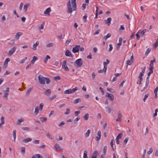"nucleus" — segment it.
I'll use <instances>...</instances> for the list:
<instances>
[{
	"mask_svg": "<svg viewBox=\"0 0 158 158\" xmlns=\"http://www.w3.org/2000/svg\"><path fill=\"white\" fill-rule=\"evenodd\" d=\"M105 96L106 97L109 98L110 99L111 101H113L114 100V97L112 94L107 93L106 94V95Z\"/></svg>",
	"mask_w": 158,
	"mask_h": 158,
	"instance_id": "nucleus-11",
	"label": "nucleus"
},
{
	"mask_svg": "<svg viewBox=\"0 0 158 158\" xmlns=\"http://www.w3.org/2000/svg\"><path fill=\"white\" fill-rule=\"evenodd\" d=\"M111 18L110 17L108 18L107 20H106V22L107 24H109L108 25H109L111 22Z\"/></svg>",
	"mask_w": 158,
	"mask_h": 158,
	"instance_id": "nucleus-30",
	"label": "nucleus"
},
{
	"mask_svg": "<svg viewBox=\"0 0 158 158\" xmlns=\"http://www.w3.org/2000/svg\"><path fill=\"white\" fill-rule=\"evenodd\" d=\"M22 129L23 130L25 131H29L30 130V128L29 127H22Z\"/></svg>",
	"mask_w": 158,
	"mask_h": 158,
	"instance_id": "nucleus-60",
	"label": "nucleus"
},
{
	"mask_svg": "<svg viewBox=\"0 0 158 158\" xmlns=\"http://www.w3.org/2000/svg\"><path fill=\"white\" fill-rule=\"evenodd\" d=\"M51 10L50 8L48 7L47 8L44 12V14L47 15H49V13L51 12Z\"/></svg>",
	"mask_w": 158,
	"mask_h": 158,
	"instance_id": "nucleus-15",
	"label": "nucleus"
},
{
	"mask_svg": "<svg viewBox=\"0 0 158 158\" xmlns=\"http://www.w3.org/2000/svg\"><path fill=\"white\" fill-rule=\"evenodd\" d=\"M122 114H121V111L120 110H119L118 113V118L116 119V121L121 122L122 120Z\"/></svg>",
	"mask_w": 158,
	"mask_h": 158,
	"instance_id": "nucleus-7",
	"label": "nucleus"
},
{
	"mask_svg": "<svg viewBox=\"0 0 158 158\" xmlns=\"http://www.w3.org/2000/svg\"><path fill=\"white\" fill-rule=\"evenodd\" d=\"M106 62H104L103 63L104 69H105V71H106L107 67V64H109L110 62L109 60L108 59H106Z\"/></svg>",
	"mask_w": 158,
	"mask_h": 158,
	"instance_id": "nucleus-13",
	"label": "nucleus"
},
{
	"mask_svg": "<svg viewBox=\"0 0 158 158\" xmlns=\"http://www.w3.org/2000/svg\"><path fill=\"white\" fill-rule=\"evenodd\" d=\"M54 148L56 151H62L63 149L61 148L60 145L58 143H56L54 146Z\"/></svg>",
	"mask_w": 158,
	"mask_h": 158,
	"instance_id": "nucleus-5",
	"label": "nucleus"
},
{
	"mask_svg": "<svg viewBox=\"0 0 158 158\" xmlns=\"http://www.w3.org/2000/svg\"><path fill=\"white\" fill-rule=\"evenodd\" d=\"M149 77H147L146 82V85H148L149 83Z\"/></svg>",
	"mask_w": 158,
	"mask_h": 158,
	"instance_id": "nucleus-62",
	"label": "nucleus"
},
{
	"mask_svg": "<svg viewBox=\"0 0 158 158\" xmlns=\"http://www.w3.org/2000/svg\"><path fill=\"white\" fill-rule=\"evenodd\" d=\"M16 48V47L14 46L9 50L8 52V55L10 56L12 55L15 51Z\"/></svg>",
	"mask_w": 158,
	"mask_h": 158,
	"instance_id": "nucleus-9",
	"label": "nucleus"
},
{
	"mask_svg": "<svg viewBox=\"0 0 158 158\" xmlns=\"http://www.w3.org/2000/svg\"><path fill=\"white\" fill-rule=\"evenodd\" d=\"M64 124L65 123L64 121H62L58 125V126L59 127H61L62 126L64 125Z\"/></svg>",
	"mask_w": 158,
	"mask_h": 158,
	"instance_id": "nucleus-57",
	"label": "nucleus"
},
{
	"mask_svg": "<svg viewBox=\"0 0 158 158\" xmlns=\"http://www.w3.org/2000/svg\"><path fill=\"white\" fill-rule=\"evenodd\" d=\"M80 47V45H75V47H73V48L72 52L74 53L78 52L79 50V48Z\"/></svg>",
	"mask_w": 158,
	"mask_h": 158,
	"instance_id": "nucleus-8",
	"label": "nucleus"
},
{
	"mask_svg": "<svg viewBox=\"0 0 158 158\" xmlns=\"http://www.w3.org/2000/svg\"><path fill=\"white\" fill-rule=\"evenodd\" d=\"M70 112V110L69 108H67L66 109V111L64 113L65 114H69Z\"/></svg>",
	"mask_w": 158,
	"mask_h": 158,
	"instance_id": "nucleus-58",
	"label": "nucleus"
},
{
	"mask_svg": "<svg viewBox=\"0 0 158 158\" xmlns=\"http://www.w3.org/2000/svg\"><path fill=\"white\" fill-rule=\"evenodd\" d=\"M158 46V39H157L155 43L153 44V47L155 48H156Z\"/></svg>",
	"mask_w": 158,
	"mask_h": 158,
	"instance_id": "nucleus-40",
	"label": "nucleus"
},
{
	"mask_svg": "<svg viewBox=\"0 0 158 158\" xmlns=\"http://www.w3.org/2000/svg\"><path fill=\"white\" fill-rule=\"evenodd\" d=\"M78 89V88L77 87H76L72 89H70L65 90L64 91V93L65 94H72L77 91Z\"/></svg>",
	"mask_w": 158,
	"mask_h": 158,
	"instance_id": "nucleus-2",
	"label": "nucleus"
},
{
	"mask_svg": "<svg viewBox=\"0 0 158 158\" xmlns=\"http://www.w3.org/2000/svg\"><path fill=\"white\" fill-rule=\"evenodd\" d=\"M158 91V87L157 86L154 90V93L155 94V97L156 98L157 97V91Z\"/></svg>",
	"mask_w": 158,
	"mask_h": 158,
	"instance_id": "nucleus-29",
	"label": "nucleus"
},
{
	"mask_svg": "<svg viewBox=\"0 0 158 158\" xmlns=\"http://www.w3.org/2000/svg\"><path fill=\"white\" fill-rule=\"evenodd\" d=\"M16 130H14L13 131V133H12L13 136V138H14L13 141L14 142H15V140H16Z\"/></svg>",
	"mask_w": 158,
	"mask_h": 158,
	"instance_id": "nucleus-26",
	"label": "nucleus"
},
{
	"mask_svg": "<svg viewBox=\"0 0 158 158\" xmlns=\"http://www.w3.org/2000/svg\"><path fill=\"white\" fill-rule=\"evenodd\" d=\"M75 63L76 64L78 67H80L82 65L83 62L82 60V59L80 58L77 60L75 61Z\"/></svg>",
	"mask_w": 158,
	"mask_h": 158,
	"instance_id": "nucleus-6",
	"label": "nucleus"
},
{
	"mask_svg": "<svg viewBox=\"0 0 158 158\" xmlns=\"http://www.w3.org/2000/svg\"><path fill=\"white\" fill-rule=\"evenodd\" d=\"M24 121V118H20L18 119L17 122V124L19 125L22 122Z\"/></svg>",
	"mask_w": 158,
	"mask_h": 158,
	"instance_id": "nucleus-24",
	"label": "nucleus"
},
{
	"mask_svg": "<svg viewBox=\"0 0 158 158\" xmlns=\"http://www.w3.org/2000/svg\"><path fill=\"white\" fill-rule=\"evenodd\" d=\"M10 61V59L9 58H6L4 63L3 67L6 68L8 65V62Z\"/></svg>",
	"mask_w": 158,
	"mask_h": 158,
	"instance_id": "nucleus-14",
	"label": "nucleus"
},
{
	"mask_svg": "<svg viewBox=\"0 0 158 158\" xmlns=\"http://www.w3.org/2000/svg\"><path fill=\"white\" fill-rule=\"evenodd\" d=\"M71 40L69 39L66 41L65 44L66 45H68L71 42Z\"/></svg>",
	"mask_w": 158,
	"mask_h": 158,
	"instance_id": "nucleus-63",
	"label": "nucleus"
},
{
	"mask_svg": "<svg viewBox=\"0 0 158 158\" xmlns=\"http://www.w3.org/2000/svg\"><path fill=\"white\" fill-rule=\"evenodd\" d=\"M35 156L36 158H43V157L42 156H41L40 154H37L35 155Z\"/></svg>",
	"mask_w": 158,
	"mask_h": 158,
	"instance_id": "nucleus-50",
	"label": "nucleus"
},
{
	"mask_svg": "<svg viewBox=\"0 0 158 158\" xmlns=\"http://www.w3.org/2000/svg\"><path fill=\"white\" fill-rule=\"evenodd\" d=\"M30 6V4L29 3H27L24 5L23 9L25 12H27V8Z\"/></svg>",
	"mask_w": 158,
	"mask_h": 158,
	"instance_id": "nucleus-17",
	"label": "nucleus"
},
{
	"mask_svg": "<svg viewBox=\"0 0 158 158\" xmlns=\"http://www.w3.org/2000/svg\"><path fill=\"white\" fill-rule=\"evenodd\" d=\"M39 109H40L39 108V107L38 106H36L35 108L34 111V114L35 115H37L38 114Z\"/></svg>",
	"mask_w": 158,
	"mask_h": 158,
	"instance_id": "nucleus-28",
	"label": "nucleus"
},
{
	"mask_svg": "<svg viewBox=\"0 0 158 158\" xmlns=\"http://www.w3.org/2000/svg\"><path fill=\"white\" fill-rule=\"evenodd\" d=\"M123 135L122 133H120L117 136L116 139H121L122 137V136Z\"/></svg>",
	"mask_w": 158,
	"mask_h": 158,
	"instance_id": "nucleus-37",
	"label": "nucleus"
},
{
	"mask_svg": "<svg viewBox=\"0 0 158 158\" xmlns=\"http://www.w3.org/2000/svg\"><path fill=\"white\" fill-rule=\"evenodd\" d=\"M25 148L24 147H22L21 148V152L23 154H24L25 153Z\"/></svg>",
	"mask_w": 158,
	"mask_h": 158,
	"instance_id": "nucleus-43",
	"label": "nucleus"
},
{
	"mask_svg": "<svg viewBox=\"0 0 158 158\" xmlns=\"http://www.w3.org/2000/svg\"><path fill=\"white\" fill-rule=\"evenodd\" d=\"M44 106V105L43 103H41L40 104L39 106V108L40 110H43V107Z\"/></svg>",
	"mask_w": 158,
	"mask_h": 158,
	"instance_id": "nucleus-44",
	"label": "nucleus"
},
{
	"mask_svg": "<svg viewBox=\"0 0 158 158\" xmlns=\"http://www.w3.org/2000/svg\"><path fill=\"white\" fill-rule=\"evenodd\" d=\"M146 70V67L145 66L143 67L142 71L139 74V75L138 78L139 80L142 81L143 80V78L142 77L143 76L144 73L145 71Z\"/></svg>",
	"mask_w": 158,
	"mask_h": 158,
	"instance_id": "nucleus-4",
	"label": "nucleus"
},
{
	"mask_svg": "<svg viewBox=\"0 0 158 158\" xmlns=\"http://www.w3.org/2000/svg\"><path fill=\"white\" fill-rule=\"evenodd\" d=\"M156 62V60L154 58L153 60H152L150 61L149 66L153 67V64Z\"/></svg>",
	"mask_w": 158,
	"mask_h": 158,
	"instance_id": "nucleus-34",
	"label": "nucleus"
},
{
	"mask_svg": "<svg viewBox=\"0 0 158 158\" xmlns=\"http://www.w3.org/2000/svg\"><path fill=\"white\" fill-rule=\"evenodd\" d=\"M45 81H46V83L47 84H48L50 83V80L49 79L48 77H44Z\"/></svg>",
	"mask_w": 158,
	"mask_h": 158,
	"instance_id": "nucleus-48",
	"label": "nucleus"
},
{
	"mask_svg": "<svg viewBox=\"0 0 158 158\" xmlns=\"http://www.w3.org/2000/svg\"><path fill=\"white\" fill-rule=\"evenodd\" d=\"M23 35L22 32H19L16 33L15 35V38L16 39H19V36L22 35Z\"/></svg>",
	"mask_w": 158,
	"mask_h": 158,
	"instance_id": "nucleus-20",
	"label": "nucleus"
},
{
	"mask_svg": "<svg viewBox=\"0 0 158 158\" xmlns=\"http://www.w3.org/2000/svg\"><path fill=\"white\" fill-rule=\"evenodd\" d=\"M54 46V44L52 43H50L47 44L46 46L48 48L52 47Z\"/></svg>",
	"mask_w": 158,
	"mask_h": 158,
	"instance_id": "nucleus-41",
	"label": "nucleus"
},
{
	"mask_svg": "<svg viewBox=\"0 0 158 158\" xmlns=\"http://www.w3.org/2000/svg\"><path fill=\"white\" fill-rule=\"evenodd\" d=\"M50 58L51 57L47 55L44 59V62L46 64L47 63L48 59H50Z\"/></svg>",
	"mask_w": 158,
	"mask_h": 158,
	"instance_id": "nucleus-31",
	"label": "nucleus"
},
{
	"mask_svg": "<svg viewBox=\"0 0 158 158\" xmlns=\"http://www.w3.org/2000/svg\"><path fill=\"white\" fill-rule=\"evenodd\" d=\"M39 83L40 84H44L45 83V79L42 75H40L38 77Z\"/></svg>",
	"mask_w": 158,
	"mask_h": 158,
	"instance_id": "nucleus-3",
	"label": "nucleus"
},
{
	"mask_svg": "<svg viewBox=\"0 0 158 158\" xmlns=\"http://www.w3.org/2000/svg\"><path fill=\"white\" fill-rule=\"evenodd\" d=\"M47 137H48L49 139H52V135H51L49 134L48 133H47Z\"/></svg>",
	"mask_w": 158,
	"mask_h": 158,
	"instance_id": "nucleus-55",
	"label": "nucleus"
},
{
	"mask_svg": "<svg viewBox=\"0 0 158 158\" xmlns=\"http://www.w3.org/2000/svg\"><path fill=\"white\" fill-rule=\"evenodd\" d=\"M39 44V42L38 41H37L33 45V49L34 50H36V47Z\"/></svg>",
	"mask_w": 158,
	"mask_h": 158,
	"instance_id": "nucleus-18",
	"label": "nucleus"
},
{
	"mask_svg": "<svg viewBox=\"0 0 158 158\" xmlns=\"http://www.w3.org/2000/svg\"><path fill=\"white\" fill-rule=\"evenodd\" d=\"M52 92V91L50 89H47L44 92V94L48 96H49Z\"/></svg>",
	"mask_w": 158,
	"mask_h": 158,
	"instance_id": "nucleus-16",
	"label": "nucleus"
},
{
	"mask_svg": "<svg viewBox=\"0 0 158 158\" xmlns=\"http://www.w3.org/2000/svg\"><path fill=\"white\" fill-rule=\"evenodd\" d=\"M107 147L106 146H105L103 148V152L104 154H105L106 152Z\"/></svg>",
	"mask_w": 158,
	"mask_h": 158,
	"instance_id": "nucleus-54",
	"label": "nucleus"
},
{
	"mask_svg": "<svg viewBox=\"0 0 158 158\" xmlns=\"http://www.w3.org/2000/svg\"><path fill=\"white\" fill-rule=\"evenodd\" d=\"M146 29H144L140 32V34L143 37L145 33H146Z\"/></svg>",
	"mask_w": 158,
	"mask_h": 158,
	"instance_id": "nucleus-36",
	"label": "nucleus"
},
{
	"mask_svg": "<svg viewBox=\"0 0 158 158\" xmlns=\"http://www.w3.org/2000/svg\"><path fill=\"white\" fill-rule=\"evenodd\" d=\"M1 123H0V127H1V126L4 124L5 123V121L4 120V117L3 116H2L1 118Z\"/></svg>",
	"mask_w": 158,
	"mask_h": 158,
	"instance_id": "nucleus-27",
	"label": "nucleus"
},
{
	"mask_svg": "<svg viewBox=\"0 0 158 158\" xmlns=\"http://www.w3.org/2000/svg\"><path fill=\"white\" fill-rule=\"evenodd\" d=\"M76 0H70L67 4L68 12L71 14L73 11L76 10Z\"/></svg>",
	"mask_w": 158,
	"mask_h": 158,
	"instance_id": "nucleus-1",
	"label": "nucleus"
},
{
	"mask_svg": "<svg viewBox=\"0 0 158 158\" xmlns=\"http://www.w3.org/2000/svg\"><path fill=\"white\" fill-rule=\"evenodd\" d=\"M149 95V94H145V95L144 96V97L143 98V100L144 102H145V101L146 100L148 97Z\"/></svg>",
	"mask_w": 158,
	"mask_h": 158,
	"instance_id": "nucleus-49",
	"label": "nucleus"
},
{
	"mask_svg": "<svg viewBox=\"0 0 158 158\" xmlns=\"http://www.w3.org/2000/svg\"><path fill=\"white\" fill-rule=\"evenodd\" d=\"M44 27V24H41L40 25V26L38 27V29L40 31V32L41 33L42 32V31H41V30L43 29Z\"/></svg>",
	"mask_w": 158,
	"mask_h": 158,
	"instance_id": "nucleus-46",
	"label": "nucleus"
},
{
	"mask_svg": "<svg viewBox=\"0 0 158 158\" xmlns=\"http://www.w3.org/2000/svg\"><path fill=\"white\" fill-rule=\"evenodd\" d=\"M56 97V95H54L53 96L50 97L48 98V99L50 101H52Z\"/></svg>",
	"mask_w": 158,
	"mask_h": 158,
	"instance_id": "nucleus-42",
	"label": "nucleus"
},
{
	"mask_svg": "<svg viewBox=\"0 0 158 158\" xmlns=\"http://www.w3.org/2000/svg\"><path fill=\"white\" fill-rule=\"evenodd\" d=\"M33 89V87H32L31 88H29L26 91V95H29L31 91Z\"/></svg>",
	"mask_w": 158,
	"mask_h": 158,
	"instance_id": "nucleus-25",
	"label": "nucleus"
},
{
	"mask_svg": "<svg viewBox=\"0 0 158 158\" xmlns=\"http://www.w3.org/2000/svg\"><path fill=\"white\" fill-rule=\"evenodd\" d=\"M128 139L129 138L128 137L126 138L123 141V143H124L126 145L127 143Z\"/></svg>",
	"mask_w": 158,
	"mask_h": 158,
	"instance_id": "nucleus-53",
	"label": "nucleus"
},
{
	"mask_svg": "<svg viewBox=\"0 0 158 158\" xmlns=\"http://www.w3.org/2000/svg\"><path fill=\"white\" fill-rule=\"evenodd\" d=\"M84 118L85 120H87L88 119V114H86L84 116Z\"/></svg>",
	"mask_w": 158,
	"mask_h": 158,
	"instance_id": "nucleus-61",
	"label": "nucleus"
},
{
	"mask_svg": "<svg viewBox=\"0 0 158 158\" xmlns=\"http://www.w3.org/2000/svg\"><path fill=\"white\" fill-rule=\"evenodd\" d=\"M87 152L86 150H85L84 152L83 158H88L87 153Z\"/></svg>",
	"mask_w": 158,
	"mask_h": 158,
	"instance_id": "nucleus-39",
	"label": "nucleus"
},
{
	"mask_svg": "<svg viewBox=\"0 0 158 158\" xmlns=\"http://www.w3.org/2000/svg\"><path fill=\"white\" fill-rule=\"evenodd\" d=\"M67 61L66 60H64L62 64V68L64 69L65 70L69 71V69L66 64Z\"/></svg>",
	"mask_w": 158,
	"mask_h": 158,
	"instance_id": "nucleus-10",
	"label": "nucleus"
},
{
	"mask_svg": "<svg viewBox=\"0 0 158 158\" xmlns=\"http://www.w3.org/2000/svg\"><path fill=\"white\" fill-rule=\"evenodd\" d=\"M32 139H31L29 138H27L26 139H24L22 140V142L25 143H27L29 142H30L31 141Z\"/></svg>",
	"mask_w": 158,
	"mask_h": 158,
	"instance_id": "nucleus-23",
	"label": "nucleus"
},
{
	"mask_svg": "<svg viewBox=\"0 0 158 158\" xmlns=\"http://www.w3.org/2000/svg\"><path fill=\"white\" fill-rule=\"evenodd\" d=\"M151 51V49L149 48H148L146 52H145L146 54L148 55V54H149V52H150Z\"/></svg>",
	"mask_w": 158,
	"mask_h": 158,
	"instance_id": "nucleus-56",
	"label": "nucleus"
},
{
	"mask_svg": "<svg viewBox=\"0 0 158 158\" xmlns=\"http://www.w3.org/2000/svg\"><path fill=\"white\" fill-rule=\"evenodd\" d=\"M8 95L9 93L8 92H5L3 95V97L7 99L8 98Z\"/></svg>",
	"mask_w": 158,
	"mask_h": 158,
	"instance_id": "nucleus-52",
	"label": "nucleus"
},
{
	"mask_svg": "<svg viewBox=\"0 0 158 158\" xmlns=\"http://www.w3.org/2000/svg\"><path fill=\"white\" fill-rule=\"evenodd\" d=\"M54 79L56 81L60 80V77L59 76L55 77Z\"/></svg>",
	"mask_w": 158,
	"mask_h": 158,
	"instance_id": "nucleus-59",
	"label": "nucleus"
},
{
	"mask_svg": "<svg viewBox=\"0 0 158 158\" xmlns=\"http://www.w3.org/2000/svg\"><path fill=\"white\" fill-rule=\"evenodd\" d=\"M81 99L80 98H78L75 99L74 101V103L75 104L79 102H81Z\"/></svg>",
	"mask_w": 158,
	"mask_h": 158,
	"instance_id": "nucleus-33",
	"label": "nucleus"
},
{
	"mask_svg": "<svg viewBox=\"0 0 158 158\" xmlns=\"http://www.w3.org/2000/svg\"><path fill=\"white\" fill-rule=\"evenodd\" d=\"M109 47L110 48L109 50V52H110L113 49V46L111 44H110L109 45Z\"/></svg>",
	"mask_w": 158,
	"mask_h": 158,
	"instance_id": "nucleus-64",
	"label": "nucleus"
},
{
	"mask_svg": "<svg viewBox=\"0 0 158 158\" xmlns=\"http://www.w3.org/2000/svg\"><path fill=\"white\" fill-rule=\"evenodd\" d=\"M27 59V57H25L24 58L21 60L19 63H20V64H23V63H24L25 61Z\"/></svg>",
	"mask_w": 158,
	"mask_h": 158,
	"instance_id": "nucleus-45",
	"label": "nucleus"
},
{
	"mask_svg": "<svg viewBox=\"0 0 158 158\" xmlns=\"http://www.w3.org/2000/svg\"><path fill=\"white\" fill-rule=\"evenodd\" d=\"M153 151V149L152 148H150L149 149V150L147 152V154L148 155H149L151 154Z\"/></svg>",
	"mask_w": 158,
	"mask_h": 158,
	"instance_id": "nucleus-51",
	"label": "nucleus"
},
{
	"mask_svg": "<svg viewBox=\"0 0 158 158\" xmlns=\"http://www.w3.org/2000/svg\"><path fill=\"white\" fill-rule=\"evenodd\" d=\"M111 35V34L110 33H109L106 35L104 37V39L105 40H106L107 39L110 37Z\"/></svg>",
	"mask_w": 158,
	"mask_h": 158,
	"instance_id": "nucleus-35",
	"label": "nucleus"
},
{
	"mask_svg": "<svg viewBox=\"0 0 158 158\" xmlns=\"http://www.w3.org/2000/svg\"><path fill=\"white\" fill-rule=\"evenodd\" d=\"M38 59V58L36 56H34L32 58V60L31 61V63L32 64H34L35 62Z\"/></svg>",
	"mask_w": 158,
	"mask_h": 158,
	"instance_id": "nucleus-19",
	"label": "nucleus"
},
{
	"mask_svg": "<svg viewBox=\"0 0 158 158\" xmlns=\"http://www.w3.org/2000/svg\"><path fill=\"white\" fill-rule=\"evenodd\" d=\"M114 140L112 139L111 140V142H110V144L111 146V148H112V150L113 151L114 150V147H113V145L114 144Z\"/></svg>",
	"mask_w": 158,
	"mask_h": 158,
	"instance_id": "nucleus-38",
	"label": "nucleus"
},
{
	"mask_svg": "<svg viewBox=\"0 0 158 158\" xmlns=\"http://www.w3.org/2000/svg\"><path fill=\"white\" fill-rule=\"evenodd\" d=\"M40 121L43 122L44 121H45L47 120V118L46 117H41L40 118Z\"/></svg>",
	"mask_w": 158,
	"mask_h": 158,
	"instance_id": "nucleus-47",
	"label": "nucleus"
},
{
	"mask_svg": "<svg viewBox=\"0 0 158 158\" xmlns=\"http://www.w3.org/2000/svg\"><path fill=\"white\" fill-rule=\"evenodd\" d=\"M133 62V61L130 60H127L126 61V64L127 65H131L132 64Z\"/></svg>",
	"mask_w": 158,
	"mask_h": 158,
	"instance_id": "nucleus-32",
	"label": "nucleus"
},
{
	"mask_svg": "<svg viewBox=\"0 0 158 158\" xmlns=\"http://www.w3.org/2000/svg\"><path fill=\"white\" fill-rule=\"evenodd\" d=\"M101 133L100 131H98L97 132V136L96 137V139L97 141H99L101 138Z\"/></svg>",
	"mask_w": 158,
	"mask_h": 158,
	"instance_id": "nucleus-12",
	"label": "nucleus"
},
{
	"mask_svg": "<svg viewBox=\"0 0 158 158\" xmlns=\"http://www.w3.org/2000/svg\"><path fill=\"white\" fill-rule=\"evenodd\" d=\"M98 155V152L96 151H95L92 154L91 158H96Z\"/></svg>",
	"mask_w": 158,
	"mask_h": 158,
	"instance_id": "nucleus-22",
	"label": "nucleus"
},
{
	"mask_svg": "<svg viewBox=\"0 0 158 158\" xmlns=\"http://www.w3.org/2000/svg\"><path fill=\"white\" fill-rule=\"evenodd\" d=\"M65 55L66 56L69 57L72 56V55L71 52L69 50H66L65 53Z\"/></svg>",
	"mask_w": 158,
	"mask_h": 158,
	"instance_id": "nucleus-21",
	"label": "nucleus"
}]
</instances>
